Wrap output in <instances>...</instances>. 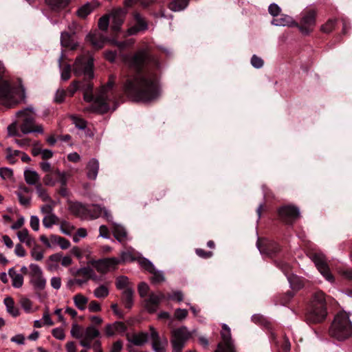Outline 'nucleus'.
Instances as JSON below:
<instances>
[{
  "instance_id": "obj_62",
  "label": "nucleus",
  "mask_w": 352,
  "mask_h": 352,
  "mask_svg": "<svg viewBox=\"0 0 352 352\" xmlns=\"http://www.w3.org/2000/svg\"><path fill=\"white\" fill-rule=\"evenodd\" d=\"M0 176L3 179H10L13 176V171L8 168H0Z\"/></svg>"
},
{
  "instance_id": "obj_22",
  "label": "nucleus",
  "mask_w": 352,
  "mask_h": 352,
  "mask_svg": "<svg viewBox=\"0 0 352 352\" xmlns=\"http://www.w3.org/2000/svg\"><path fill=\"white\" fill-rule=\"evenodd\" d=\"M126 339L129 342L135 346H142L148 342V333L142 331L133 333L132 336L126 334Z\"/></svg>"
},
{
  "instance_id": "obj_14",
  "label": "nucleus",
  "mask_w": 352,
  "mask_h": 352,
  "mask_svg": "<svg viewBox=\"0 0 352 352\" xmlns=\"http://www.w3.org/2000/svg\"><path fill=\"white\" fill-rule=\"evenodd\" d=\"M275 264L276 267L280 268L283 273L287 276L288 281L293 290L298 291L303 287V284L300 280H299L298 276L290 274L291 267L289 266V264L282 260H276Z\"/></svg>"
},
{
  "instance_id": "obj_28",
  "label": "nucleus",
  "mask_w": 352,
  "mask_h": 352,
  "mask_svg": "<svg viewBox=\"0 0 352 352\" xmlns=\"http://www.w3.org/2000/svg\"><path fill=\"white\" fill-rule=\"evenodd\" d=\"M295 21L293 20L292 17L286 14H280L276 18H274L272 21V24L275 25H289L294 26Z\"/></svg>"
},
{
  "instance_id": "obj_15",
  "label": "nucleus",
  "mask_w": 352,
  "mask_h": 352,
  "mask_svg": "<svg viewBox=\"0 0 352 352\" xmlns=\"http://www.w3.org/2000/svg\"><path fill=\"white\" fill-rule=\"evenodd\" d=\"M315 23L316 13L314 10H309L303 15L300 23L296 21L294 23V26L297 27L303 34L307 35L312 31Z\"/></svg>"
},
{
  "instance_id": "obj_35",
  "label": "nucleus",
  "mask_w": 352,
  "mask_h": 352,
  "mask_svg": "<svg viewBox=\"0 0 352 352\" xmlns=\"http://www.w3.org/2000/svg\"><path fill=\"white\" fill-rule=\"evenodd\" d=\"M75 306L80 310L83 311L86 309L88 302V298L82 294H77L73 297Z\"/></svg>"
},
{
  "instance_id": "obj_50",
  "label": "nucleus",
  "mask_w": 352,
  "mask_h": 352,
  "mask_svg": "<svg viewBox=\"0 0 352 352\" xmlns=\"http://www.w3.org/2000/svg\"><path fill=\"white\" fill-rule=\"evenodd\" d=\"M71 119L73 121V123L75 124L76 127L79 129L83 130L87 127V122L76 116H72Z\"/></svg>"
},
{
  "instance_id": "obj_11",
  "label": "nucleus",
  "mask_w": 352,
  "mask_h": 352,
  "mask_svg": "<svg viewBox=\"0 0 352 352\" xmlns=\"http://www.w3.org/2000/svg\"><path fill=\"white\" fill-rule=\"evenodd\" d=\"M278 214L282 221L292 226L300 217V211L296 206L285 205L278 209Z\"/></svg>"
},
{
  "instance_id": "obj_58",
  "label": "nucleus",
  "mask_w": 352,
  "mask_h": 352,
  "mask_svg": "<svg viewBox=\"0 0 352 352\" xmlns=\"http://www.w3.org/2000/svg\"><path fill=\"white\" fill-rule=\"evenodd\" d=\"M294 296V291H287L286 293H285L281 298H280V303L283 305H286L288 303H289V300Z\"/></svg>"
},
{
  "instance_id": "obj_10",
  "label": "nucleus",
  "mask_w": 352,
  "mask_h": 352,
  "mask_svg": "<svg viewBox=\"0 0 352 352\" xmlns=\"http://www.w3.org/2000/svg\"><path fill=\"white\" fill-rule=\"evenodd\" d=\"M256 245L261 254H265L271 258L276 257L283 252L281 245L274 241H261L259 238Z\"/></svg>"
},
{
  "instance_id": "obj_46",
  "label": "nucleus",
  "mask_w": 352,
  "mask_h": 352,
  "mask_svg": "<svg viewBox=\"0 0 352 352\" xmlns=\"http://www.w3.org/2000/svg\"><path fill=\"white\" fill-rule=\"evenodd\" d=\"M252 321L254 322H259L263 324L267 329H270L272 328V324L267 321L265 318H263L262 315L255 314L252 316Z\"/></svg>"
},
{
  "instance_id": "obj_20",
  "label": "nucleus",
  "mask_w": 352,
  "mask_h": 352,
  "mask_svg": "<svg viewBox=\"0 0 352 352\" xmlns=\"http://www.w3.org/2000/svg\"><path fill=\"white\" fill-rule=\"evenodd\" d=\"M126 15V12L122 8H117L113 10L109 14V18H111L112 25L111 28L113 31L118 32L120 30Z\"/></svg>"
},
{
  "instance_id": "obj_54",
  "label": "nucleus",
  "mask_w": 352,
  "mask_h": 352,
  "mask_svg": "<svg viewBox=\"0 0 352 352\" xmlns=\"http://www.w3.org/2000/svg\"><path fill=\"white\" fill-rule=\"evenodd\" d=\"M60 230L65 234L69 235L74 230V227L69 222L63 221L60 223Z\"/></svg>"
},
{
  "instance_id": "obj_60",
  "label": "nucleus",
  "mask_w": 352,
  "mask_h": 352,
  "mask_svg": "<svg viewBox=\"0 0 352 352\" xmlns=\"http://www.w3.org/2000/svg\"><path fill=\"white\" fill-rule=\"evenodd\" d=\"M263 60L262 58L256 55H253L251 58L252 65L256 69H260L263 65Z\"/></svg>"
},
{
  "instance_id": "obj_17",
  "label": "nucleus",
  "mask_w": 352,
  "mask_h": 352,
  "mask_svg": "<svg viewBox=\"0 0 352 352\" xmlns=\"http://www.w3.org/2000/svg\"><path fill=\"white\" fill-rule=\"evenodd\" d=\"M150 338L151 340L152 349L155 352H165L168 345V340L166 338H161L159 333L153 327H149Z\"/></svg>"
},
{
  "instance_id": "obj_51",
  "label": "nucleus",
  "mask_w": 352,
  "mask_h": 352,
  "mask_svg": "<svg viewBox=\"0 0 352 352\" xmlns=\"http://www.w3.org/2000/svg\"><path fill=\"white\" fill-rule=\"evenodd\" d=\"M140 265L145 270L148 271L149 273L152 272L155 268L153 264L146 258H141L139 261Z\"/></svg>"
},
{
  "instance_id": "obj_23",
  "label": "nucleus",
  "mask_w": 352,
  "mask_h": 352,
  "mask_svg": "<svg viewBox=\"0 0 352 352\" xmlns=\"http://www.w3.org/2000/svg\"><path fill=\"white\" fill-rule=\"evenodd\" d=\"M87 177L88 179L95 180L99 170V162L95 159H91L87 165Z\"/></svg>"
},
{
  "instance_id": "obj_5",
  "label": "nucleus",
  "mask_w": 352,
  "mask_h": 352,
  "mask_svg": "<svg viewBox=\"0 0 352 352\" xmlns=\"http://www.w3.org/2000/svg\"><path fill=\"white\" fill-rule=\"evenodd\" d=\"M17 116L22 117L23 122L20 126L21 131L24 134L31 133H43L42 125L35 123V113L32 107H28L16 113Z\"/></svg>"
},
{
  "instance_id": "obj_52",
  "label": "nucleus",
  "mask_w": 352,
  "mask_h": 352,
  "mask_svg": "<svg viewBox=\"0 0 352 352\" xmlns=\"http://www.w3.org/2000/svg\"><path fill=\"white\" fill-rule=\"evenodd\" d=\"M20 305L21 307L26 311V312H31L32 311V302L28 298L22 297L20 299Z\"/></svg>"
},
{
  "instance_id": "obj_16",
  "label": "nucleus",
  "mask_w": 352,
  "mask_h": 352,
  "mask_svg": "<svg viewBox=\"0 0 352 352\" xmlns=\"http://www.w3.org/2000/svg\"><path fill=\"white\" fill-rule=\"evenodd\" d=\"M120 260L115 257L105 258L99 260H92L89 261L91 265L98 272L102 274L107 273L111 268H114L118 263Z\"/></svg>"
},
{
  "instance_id": "obj_53",
  "label": "nucleus",
  "mask_w": 352,
  "mask_h": 352,
  "mask_svg": "<svg viewBox=\"0 0 352 352\" xmlns=\"http://www.w3.org/2000/svg\"><path fill=\"white\" fill-rule=\"evenodd\" d=\"M135 43L132 38L124 41H115L114 44L120 50L131 47Z\"/></svg>"
},
{
  "instance_id": "obj_64",
  "label": "nucleus",
  "mask_w": 352,
  "mask_h": 352,
  "mask_svg": "<svg viewBox=\"0 0 352 352\" xmlns=\"http://www.w3.org/2000/svg\"><path fill=\"white\" fill-rule=\"evenodd\" d=\"M175 317L179 320L185 319L188 316V311L185 309L178 308L175 311Z\"/></svg>"
},
{
  "instance_id": "obj_18",
  "label": "nucleus",
  "mask_w": 352,
  "mask_h": 352,
  "mask_svg": "<svg viewBox=\"0 0 352 352\" xmlns=\"http://www.w3.org/2000/svg\"><path fill=\"white\" fill-rule=\"evenodd\" d=\"M127 329L126 325L120 321L107 324L104 327V336L107 338L123 334Z\"/></svg>"
},
{
  "instance_id": "obj_40",
  "label": "nucleus",
  "mask_w": 352,
  "mask_h": 352,
  "mask_svg": "<svg viewBox=\"0 0 352 352\" xmlns=\"http://www.w3.org/2000/svg\"><path fill=\"white\" fill-rule=\"evenodd\" d=\"M58 218L54 213L50 215H45L43 219V224L45 228H51L53 225L58 223Z\"/></svg>"
},
{
  "instance_id": "obj_21",
  "label": "nucleus",
  "mask_w": 352,
  "mask_h": 352,
  "mask_svg": "<svg viewBox=\"0 0 352 352\" xmlns=\"http://www.w3.org/2000/svg\"><path fill=\"white\" fill-rule=\"evenodd\" d=\"M69 209L71 212L76 216L82 219H88V213L90 211L88 210L87 206L83 205L78 202H76L70 206Z\"/></svg>"
},
{
  "instance_id": "obj_32",
  "label": "nucleus",
  "mask_w": 352,
  "mask_h": 352,
  "mask_svg": "<svg viewBox=\"0 0 352 352\" xmlns=\"http://www.w3.org/2000/svg\"><path fill=\"white\" fill-rule=\"evenodd\" d=\"M4 304L6 307V311L9 314L13 317H17L19 316V310L16 307H15L12 298L6 297L4 299Z\"/></svg>"
},
{
  "instance_id": "obj_57",
  "label": "nucleus",
  "mask_w": 352,
  "mask_h": 352,
  "mask_svg": "<svg viewBox=\"0 0 352 352\" xmlns=\"http://www.w3.org/2000/svg\"><path fill=\"white\" fill-rule=\"evenodd\" d=\"M16 195L18 197L19 203L21 205L28 207L30 204V197H25L22 194V192H16Z\"/></svg>"
},
{
  "instance_id": "obj_29",
  "label": "nucleus",
  "mask_w": 352,
  "mask_h": 352,
  "mask_svg": "<svg viewBox=\"0 0 352 352\" xmlns=\"http://www.w3.org/2000/svg\"><path fill=\"white\" fill-rule=\"evenodd\" d=\"M8 275L12 279V285L15 288H20L23 284V276L22 274L17 273L15 270L12 267L8 270Z\"/></svg>"
},
{
  "instance_id": "obj_3",
  "label": "nucleus",
  "mask_w": 352,
  "mask_h": 352,
  "mask_svg": "<svg viewBox=\"0 0 352 352\" xmlns=\"http://www.w3.org/2000/svg\"><path fill=\"white\" fill-rule=\"evenodd\" d=\"M6 72L3 64L0 61V102L6 107H12L18 104L20 100L25 98V89L21 87L20 99L16 98L19 90L11 87L7 80H3V76Z\"/></svg>"
},
{
  "instance_id": "obj_41",
  "label": "nucleus",
  "mask_w": 352,
  "mask_h": 352,
  "mask_svg": "<svg viewBox=\"0 0 352 352\" xmlns=\"http://www.w3.org/2000/svg\"><path fill=\"white\" fill-rule=\"evenodd\" d=\"M109 291L107 285H102L94 292V296L98 298H104L109 295Z\"/></svg>"
},
{
  "instance_id": "obj_31",
  "label": "nucleus",
  "mask_w": 352,
  "mask_h": 352,
  "mask_svg": "<svg viewBox=\"0 0 352 352\" xmlns=\"http://www.w3.org/2000/svg\"><path fill=\"white\" fill-rule=\"evenodd\" d=\"M113 234L114 237L120 243L127 239V232L121 225L114 224L113 228Z\"/></svg>"
},
{
  "instance_id": "obj_27",
  "label": "nucleus",
  "mask_w": 352,
  "mask_h": 352,
  "mask_svg": "<svg viewBox=\"0 0 352 352\" xmlns=\"http://www.w3.org/2000/svg\"><path fill=\"white\" fill-rule=\"evenodd\" d=\"M134 290L132 287H126L122 292V300L127 309H131L133 305Z\"/></svg>"
},
{
  "instance_id": "obj_25",
  "label": "nucleus",
  "mask_w": 352,
  "mask_h": 352,
  "mask_svg": "<svg viewBox=\"0 0 352 352\" xmlns=\"http://www.w3.org/2000/svg\"><path fill=\"white\" fill-rule=\"evenodd\" d=\"M74 32L68 33L63 32L60 35V43L63 47L70 48L71 50H75L78 45L77 43L74 40L73 36Z\"/></svg>"
},
{
  "instance_id": "obj_2",
  "label": "nucleus",
  "mask_w": 352,
  "mask_h": 352,
  "mask_svg": "<svg viewBox=\"0 0 352 352\" xmlns=\"http://www.w3.org/2000/svg\"><path fill=\"white\" fill-rule=\"evenodd\" d=\"M327 316L325 293L317 291L313 294L311 304L305 314V321L309 325L322 323Z\"/></svg>"
},
{
  "instance_id": "obj_43",
  "label": "nucleus",
  "mask_w": 352,
  "mask_h": 352,
  "mask_svg": "<svg viewBox=\"0 0 352 352\" xmlns=\"http://www.w3.org/2000/svg\"><path fill=\"white\" fill-rule=\"evenodd\" d=\"M83 329L78 324H73L70 331L72 336L81 341Z\"/></svg>"
},
{
  "instance_id": "obj_12",
  "label": "nucleus",
  "mask_w": 352,
  "mask_h": 352,
  "mask_svg": "<svg viewBox=\"0 0 352 352\" xmlns=\"http://www.w3.org/2000/svg\"><path fill=\"white\" fill-rule=\"evenodd\" d=\"M309 256L319 271L325 276L326 280L333 281V275L330 272V269L325 261L324 255L321 254V253L311 252Z\"/></svg>"
},
{
  "instance_id": "obj_47",
  "label": "nucleus",
  "mask_w": 352,
  "mask_h": 352,
  "mask_svg": "<svg viewBox=\"0 0 352 352\" xmlns=\"http://www.w3.org/2000/svg\"><path fill=\"white\" fill-rule=\"evenodd\" d=\"M32 248V249L30 252L32 257L35 261H41L43 258V252L39 250V248L36 245V243Z\"/></svg>"
},
{
  "instance_id": "obj_36",
  "label": "nucleus",
  "mask_w": 352,
  "mask_h": 352,
  "mask_svg": "<svg viewBox=\"0 0 352 352\" xmlns=\"http://www.w3.org/2000/svg\"><path fill=\"white\" fill-rule=\"evenodd\" d=\"M88 210L90 211L88 213V219H95L98 218L102 213V208L99 205L87 206Z\"/></svg>"
},
{
  "instance_id": "obj_37",
  "label": "nucleus",
  "mask_w": 352,
  "mask_h": 352,
  "mask_svg": "<svg viewBox=\"0 0 352 352\" xmlns=\"http://www.w3.org/2000/svg\"><path fill=\"white\" fill-rule=\"evenodd\" d=\"M151 274H152L151 281L153 284H160L165 282L166 278L163 272L155 269Z\"/></svg>"
},
{
  "instance_id": "obj_4",
  "label": "nucleus",
  "mask_w": 352,
  "mask_h": 352,
  "mask_svg": "<svg viewBox=\"0 0 352 352\" xmlns=\"http://www.w3.org/2000/svg\"><path fill=\"white\" fill-rule=\"evenodd\" d=\"M329 334L339 340L350 337L352 334V323L349 316L343 313L336 315L329 328Z\"/></svg>"
},
{
  "instance_id": "obj_56",
  "label": "nucleus",
  "mask_w": 352,
  "mask_h": 352,
  "mask_svg": "<svg viewBox=\"0 0 352 352\" xmlns=\"http://www.w3.org/2000/svg\"><path fill=\"white\" fill-rule=\"evenodd\" d=\"M281 12V8L275 3H273L272 4L270 5L268 7V12L272 16H274V18L277 17L280 15Z\"/></svg>"
},
{
  "instance_id": "obj_6",
  "label": "nucleus",
  "mask_w": 352,
  "mask_h": 352,
  "mask_svg": "<svg viewBox=\"0 0 352 352\" xmlns=\"http://www.w3.org/2000/svg\"><path fill=\"white\" fill-rule=\"evenodd\" d=\"M100 335L99 330L94 325H89L83 329L82 337L80 344L84 349L88 350L92 349L94 352H103L102 344L99 340H96L91 344L92 341L98 338Z\"/></svg>"
},
{
  "instance_id": "obj_49",
  "label": "nucleus",
  "mask_w": 352,
  "mask_h": 352,
  "mask_svg": "<svg viewBox=\"0 0 352 352\" xmlns=\"http://www.w3.org/2000/svg\"><path fill=\"white\" fill-rule=\"evenodd\" d=\"M109 14H105L99 19L98 25L100 30L103 31L107 30L109 24Z\"/></svg>"
},
{
  "instance_id": "obj_13",
  "label": "nucleus",
  "mask_w": 352,
  "mask_h": 352,
  "mask_svg": "<svg viewBox=\"0 0 352 352\" xmlns=\"http://www.w3.org/2000/svg\"><path fill=\"white\" fill-rule=\"evenodd\" d=\"M221 342L219 343L214 352H236L231 339L230 329L226 324H223L221 332Z\"/></svg>"
},
{
  "instance_id": "obj_59",
  "label": "nucleus",
  "mask_w": 352,
  "mask_h": 352,
  "mask_svg": "<svg viewBox=\"0 0 352 352\" xmlns=\"http://www.w3.org/2000/svg\"><path fill=\"white\" fill-rule=\"evenodd\" d=\"M36 191L38 195V197L43 201H51V199L50 196L47 195L46 191L41 188V184L38 185L36 186Z\"/></svg>"
},
{
  "instance_id": "obj_8",
  "label": "nucleus",
  "mask_w": 352,
  "mask_h": 352,
  "mask_svg": "<svg viewBox=\"0 0 352 352\" xmlns=\"http://www.w3.org/2000/svg\"><path fill=\"white\" fill-rule=\"evenodd\" d=\"M190 337L191 333L184 326L172 330L170 344L173 352H182L186 342Z\"/></svg>"
},
{
  "instance_id": "obj_7",
  "label": "nucleus",
  "mask_w": 352,
  "mask_h": 352,
  "mask_svg": "<svg viewBox=\"0 0 352 352\" xmlns=\"http://www.w3.org/2000/svg\"><path fill=\"white\" fill-rule=\"evenodd\" d=\"M113 85L114 77L110 76L107 83L102 87L94 100V106L97 111L104 113L109 111V102L110 101L109 91L112 89Z\"/></svg>"
},
{
  "instance_id": "obj_9",
  "label": "nucleus",
  "mask_w": 352,
  "mask_h": 352,
  "mask_svg": "<svg viewBox=\"0 0 352 352\" xmlns=\"http://www.w3.org/2000/svg\"><path fill=\"white\" fill-rule=\"evenodd\" d=\"M94 59L89 56H82L76 58L74 64L73 71L76 76L84 74L89 78L94 77Z\"/></svg>"
},
{
  "instance_id": "obj_48",
  "label": "nucleus",
  "mask_w": 352,
  "mask_h": 352,
  "mask_svg": "<svg viewBox=\"0 0 352 352\" xmlns=\"http://www.w3.org/2000/svg\"><path fill=\"white\" fill-rule=\"evenodd\" d=\"M129 279L126 276H119L116 283V287L118 289H125L126 287H129Z\"/></svg>"
},
{
  "instance_id": "obj_1",
  "label": "nucleus",
  "mask_w": 352,
  "mask_h": 352,
  "mask_svg": "<svg viewBox=\"0 0 352 352\" xmlns=\"http://www.w3.org/2000/svg\"><path fill=\"white\" fill-rule=\"evenodd\" d=\"M122 62L135 71L128 75L122 89L126 96L135 102H150L160 96V87L155 71L160 69L158 57L148 48H140L132 54H120Z\"/></svg>"
},
{
  "instance_id": "obj_45",
  "label": "nucleus",
  "mask_w": 352,
  "mask_h": 352,
  "mask_svg": "<svg viewBox=\"0 0 352 352\" xmlns=\"http://www.w3.org/2000/svg\"><path fill=\"white\" fill-rule=\"evenodd\" d=\"M337 21L336 19H330L325 23L324 25L321 26V31L324 33H330L335 28V25Z\"/></svg>"
},
{
  "instance_id": "obj_42",
  "label": "nucleus",
  "mask_w": 352,
  "mask_h": 352,
  "mask_svg": "<svg viewBox=\"0 0 352 352\" xmlns=\"http://www.w3.org/2000/svg\"><path fill=\"white\" fill-rule=\"evenodd\" d=\"M134 19L136 21V26L142 31L146 30L148 28L147 23L144 19L138 12L133 14Z\"/></svg>"
},
{
  "instance_id": "obj_38",
  "label": "nucleus",
  "mask_w": 352,
  "mask_h": 352,
  "mask_svg": "<svg viewBox=\"0 0 352 352\" xmlns=\"http://www.w3.org/2000/svg\"><path fill=\"white\" fill-rule=\"evenodd\" d=\"M31 283L36 289L42 290L45 287L46 280L43 276V275H40L32 277L31 279Z\"/></svg>"
},
{
  "instance_id": "obj_61",
  "label": "nucleus",
  "mask_w": 352,
  "mask_h": 352,
  "mask_svg": "<svg viewBox=\"0 0 352 352\" xmlns=\"http://www.w3.org/2000/svg\"><path fill=\"white\" fill-rule=\"evenodd\" d=\"M71 66L66 65L61 71V79L64 81L69 80L71 77Z\"/></svg>"
},
{
  "instance_id": "obj_26",
  "label": "nucleus",
  "mask_w": 352,
  "mask_h": 352,
  "mask_svg": "<svg viewBox=\"0 0 352 352\" xmlns=\"http://www.w3.org/2000/svg\"><path fill=\"white\" fill-rule=\"evenodd\" d=\"M16 236L21 243H24L30 248L35 245V239L31 236L29 234V231L27 228H23L17 232Z\"/></svg>"
},
{
  "instance_id": "obj_24",
  "label": "nucleus",
  "mask_w": 352,
  "mask_h": 352,
  "mask_svg": "<svg viewBox=\"0 0 352 352\" xmlns=\"http://www.w3.org/2000/svg\"><path fill=\"white\" fill-rule=\"evenodd\" d=\"M87 41H89L93 47L96 49H101L104 46V38L100 33L94 32L89 33L86 38Z\"/></svg>"
},
{
  "instance_id": "obj_55",
  "label": "nucleus",
  "mask_w": 352,
  "mask_h": 352,
  "mask_svg": "<svg viewBox=\"0 0 352 352\" xmlns=\"http://www.w3.org/2000/svg\"><path fill=\"white\" fill-rule=\"evenodd\" d=\"M138 290L140 297L144 298L147 295L149 287L147 283L142 282L138 285Z\"/></svg>"
},
{
  "instance_id": "obj_33",
  "label": "nucleus",
  "mask_w": 352,
  "mask_h": 352,
  "mask_svg": "<svg viewBox=\"0 0 352 352\" xmlns=\"http://www.w3.org/2000/svg\"><path fill=\"white\" fill-rule=\"evenodd\" d=\"M24 177L26 183L30 185L36 184L40 179V177L38 173L36 171L30 169L24 171Z\"/></svg>"
},
{
  "instance_id": "obj_19",
  "label": "nucleus",
  "mask_w": 352,
  "mask_h": 352,
  "mask_svg": "<svg viewBox=\"0 0 352 352\" xmlns=\"http://www.w3.org/2000/svg\"><path fill=\"white\" fill-rule=\"evenodd\" d=\"M164 294L159 292L157 294L151 293L145 300V308L148 312L153 314L157 311L161 301L165 299Z\"/></svg>"
},
{
  "instance_id": "obj_63",
  "label": "nucleus",
  "mask_w": 352,
  "mask_h": 352,
  "mask_svg": "<svg viewBox=\"0 0 352 352\" xmlns=\"http://www.w3.org/2000/svg\"><path fill=\"white\" fill-rule=\"evenodd\" d=\"M52 336L60 340H63L65 338L64 330L62 328H55L52 331Z\"/></svg>"
},
{
  "instance_id": "obj_39",
  "label": "nucleus",
  "mask_w": 352,
  "mask_h": 352,
  "mask_svg": "<svg viewBox=\"0 0 352 352\" xmlns=\"http://www.w3.org/2000/svg\"><path fill=\"white\" fill-rule=\"evenodd\" d=\"M94 10V7L89 3H87L86 4L81 6L77 10V15L80 18H85L87 16Z\"/></svg>"
},
{
  "instance_id": "obj_34",
  "label": "nucleus",
  "mask_w": 352,
  "mask_h": 352,
  "mask_svg": "<svg viewBox=\"0 0 352 352\" xmlns=\"http://www.w3.org/2000/svg\"><path fill=\"white\" fill-rule=\"evenodd\" d=\"M70 0H45L46 3L53 10L58 11L65 8Z\"/></svg>"
},
{
  "instance_id": "obj_44",
  "label": "nucleus",
  "mask_w": 352,
  "mask_h": 352,
  "mask_svg": "<svg viewBox=\"0 0 352 352\" xmlns=\"http://www.w3.org/2000/svg\"><path fill=\"white\" fill-rule=\"evenodd\" d=\"M20 154L21 151L18 150H12L10 147L6 148V159L11 164H14L16 162V157L19 156Z\"/></svg>"
},
{
  "instance_id": "obj_30",
  "label": "nucleus",
  "mask_w": 352,
  "mask_h": 352,
  "mask_svg": "<svg viewBox=\"0 0 352 352\" xmlns=\"http://www.w3.org/2000/svg\"><path fill=\"white\" fill-rule=\"evenodd\" d=\"M189 4V0H173L168 4V8L173 12L184 10Z\"/></svg>"
}]
</instances>
